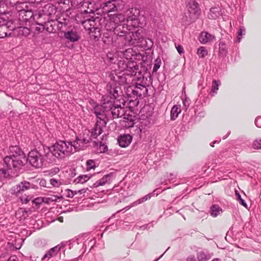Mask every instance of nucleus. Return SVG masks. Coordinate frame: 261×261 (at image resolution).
Returning a JSON list of instances; mask_svg holds the SVG:
<instances>
[{"mask_svg":"<svg viewBox=\"0 0 261 261\" xmlns=\"http://www.w3.org/2000/svg\"><path fill=\"white\" fill-rule=\"evenodd\" d=\"M124 44L119 42L118 49L113 55L108 54V58L112 63H115L117 61L118 66L120 71L127 70L134 72L138 69V66L136 62L132 59V57L135 56L137 53L132 48L121 50Z\"/></svg>","mask_w":261,"mask_h":261,"instance_id":"obj_1","label":"nucleus"},{"mask_svg":"<svg viewBox=\"0 0 261 261\" xmlns=\"http://www.w3.org/2000/svg\"><path fill=\"white\" fill-rule=\"evenodd\" d=\"M10 151V155L4 158V162L8 166L11 163L14 170H18L26 161L25 155L17 146H11Z\"/></svg>","mask_w":261,"mask_h":261,"instance_id":"obj_2","label":"nucleus"},{"mask_svg":"<svg viewBox=\"0 0 261 261\" xmlns=\"http://www.w3.org/2000/svg\"><path fill=\"white\" fill-rule=\"evenodd\" d=\"M50 153L58 159H63L74 153L71 142L60 141L49 149Z\"/></svg>","mask_w":261,"mask_h":261,"instance_id":"obj_3","label":"nucleus"},{"mask_svg":"<svg viewBox=\"0 0 261 261\" xmlns=\"http://www.w3.org/2000/svg\"><path fill=\"white\" fill-rule=\"evenodd\" d=\"M186 8L188 12L185 13L182 20L183 22L188 24L198 18L200 14V9L198 7V3L194 1L186 2Z\"/></svg>","mask_w":261,"mask_h":261,"instance_id":"obj_4","label":"nucleus"},{"mask_svg":"<svg viewBox=\"0 0 261 261\" xmlns=\"http://www.w3.org/2000/svg\"><path fill=\"white\" fill-rule=\"evenodd\" d=\"M120 43L124 46H141L144 41L143 36L138 32H129L119 37Z\"/></svg>","mask_w":261,"mask_h":261,"instance_id":"obj_5","label":"nucleus"},{"mask_svg":"<svg viewBox=\"0 0 261 261\" xmlns=\"http://www.w3.org/2000/svg\"><path fill=\"white\" fill-rule=\"evenodd\" d=\"M124 11V18L126 19V22L129 26L133 28H142L143 23L141 22L138 18L140 15V11L136 8H125Z\"/></svg>","mask_w":261,"mask_h":261,"instance_id":"obj_6","label":"nucleus"},{"mask_svg":"<svg viewBox=\"0 0 261 261\" xmlns=\"http://www.w3.org/2000/svg\"><path fill=\"white\" fill-rule=\"evenodd\" d=\"M147 79L144 78L143 76L140 74V77H138L137 82L135 85L136 94L137 99L138 97H146L148 94V83L147 82Z\"/></svg>","mask_w":261,"mask_h":261,"instance_id":"obj_7","label":"nucleus"},{"mask_svg":"<svg viewBox=\"0 0 261 261\" xmlns=\"http://www.w3.org/2000/svg\"><path fill=\"white\" fill-rule=\"evenodd\" d=\"M33 167L38 168L43 166L44 159L43 155L37 150H32L29 154L26 161Z\"/></svg>","mask_w":261,"mask_h":261,"instance_id":"obj_8","label":"nucleus"},{"mask_svg":"<svg viewBox=\"0 0 261 261\" xmlns=\"http://www.w3.org/2000/svg\"><path fill=\"white\" fill-rule=\"evenodd\" d=\"M75 17L77 23H81L85 29L88 31L90 33L93 32L94 30L97 29L94 27L95 24V19L93 17L85 18L83 17L82 14H81L77 15Z\"/></svg>","mask_w":261,"mask_h":261,"instance_id":"obj_9","label":"nucleus"},{"mask_svg":"<svg viewBox=\"0 0 261 261\" xmlns=\"http://www.w3.org/2000/svg\"><path fill=\"white\" fill-rule=\"evenodd\" d=\"M109 19L106 21L105 25V29L109 32L113 33L115 28V25L117 24L118 21H123L125 19L124 16L121 14H110Z\"/></svg>","mask_w":261,"mask_h":261,"instance_id":"obj_10","label":"nucleus"},{"mask_svg":"<svg viewBox=\"0 0 261 261\" xmlns=\"http://www.w3.org/2000/svg\"><path fill=\"white\" fill-rule=\"evenodd\" d=\"M107 90L110 94L111 98L120 100V97L122 96V91L118 83L114 81L109 83L107 86Z\"/></svg>","mask_w":261,"mask_h":261,"instance_id":"obj_11","label":"nucleus"},{"mask_svg":"<svg viewBox=\"0 0 261 261\" xmlns=\"http://www.w3.org/2000/svg\"><path fill=\"white\" fill-rule=\"evenodd\" d=\"M84 135L85 134L79 135L74 141L71 142L72 147L74 148V152L83 150L86 147V145L91 141V137H86Z\"/></svg>","mask_w":261,"mask_h":261,"instance_id":"obj_12","label":"nucleus"},{"mask_svg":"<svg viewBox=\"0 0 261 261\" xmlns=\"http://www.w3.org/2000/svg\"><path fill=\"white\" fill-rule=\"evenodd\" d=\"M17 170H14L12 165L10 163L8 166L6 163H0V176L5 178H10L17 176Z\"/></svg>","mask_w":261,"mask_h":261,"instance_id":"obj_13","label":"nucleus"},{"mask_svg":"<svg viewBox=\"0 0 261 261\" xmlns=\"http://www.w3.org/2000/svg\"><path fill=\"white\" fill-rule=\"evenodd\" d=\"M114 29V34H115L117 37V40L119 42H120V39L119 37L121 35H125L130 30V26L128 25V24L125 23V19L123 21H118Z\"/></svg>","mask_w":261,"mask_h":261,"instance_id":"obj_14","label":"nucleus"},{"mask_svg":"<svg viewBox=\"0 0 261 261\" xmlns=\"http://www.w3.org/2000/svg\"><path fill=\"white\" fill-rule=\"evenodd\" d=\"M20 6L17 5V8L19 12V19L23 22H27L32 17L33 14L32 11L25 10L27 5L25 3H21Z\"/></svg>","mask_w":261,"mask_h":261,"instance_id":"obj_15","label":"nucleus"},{"mask_svg":"<svg viewBox=\"0 0 261 261\" xmlns=\"http://www.w3.org/2000/svg\"><path fill=\"white\" fill-rule=\"evenodd\" d=\"M125 112V108L119 105H115L110 112L113 119L123 117L124 119L129 120L130 122H132L133 119L132 118L129 119V116L128 115H126Z\"/></svg>","mask_w":261,"mask_h":261,"instance_id":"obj_16","label":"nucleus"},{"mask_svg":"<svg viewBox=\"0 0 261 261\" xmlns=\"http://www.w3.org/2000/svg\"><path fill=\"white\" fill-rule=\"evenodd\" d=\"M33 185L29 182L24 180L19 184L16 185L12 188V193L18 196L23 193L25 191L33 188Z\"/></svg>","mask_w":261,"mask_h":261,"instance_id":"obj_17","label":"nucleus"},{"mask_svg":"<svg viewBox=\"0 0 261 261\" xmlns=\"http://www.w3.org/2000/svg\"><path fill=\"white\" fill-rule=\"evenodd\" d=\"M118 7V4H116L115 2L111 0L101 5L102 13L107 14L108 17L111 14L110 13L117 11Z\"/></svg>","mask_w":261,"mask_h":261,"instance_id":"obj_18","label":"nucleus"},{"mask_svg":"<svg viewBox=\"0 0 261 261\" xmlns=\"http://www.w3.org/2000/svg\"><path fill=\"white\" fill-rule=\"evenodd\" d=\"M107 124L106 121H98L95 123L94 127L92 130V132H90L87 131V133L91 134L90 137L96 139L99 135H100L102 132V127H105Z\"/></svg>","mask_w":261,"mask_h":261,"instance_id":"obj_19","label":"nucleus"},{"mask_svg":"<svg viewBox=\"0 0 261 261\" xmlns=\"http://www.w3.org/2000/svg\"><path fill=\"white\" fill-rule=\"evenodd\" d=\"M210 258L208 253L204 251L198 252L196 256L190 255L187 258V261H207Z\"/></svg>","mask_w":261,"mask_h":261,"instance_id":"obj_20","label":"nucleus"},{"mask_svg":"<svg viewBox=\"0 0 261 261\" xmlns=\"http://www.w3.org/2000/svg\"><path fill=\"white\" fill-rule=\"evenodd\" d=\"M67 242H63L61 244L57 245L56 246L51 248L48 251H47L45 254L44 255L42 259H44L45 258H49L53 256H56L58 252L63 247L65 246Z\"/></svg>","mask_w":261,"mask_h":261,"instance_id":"obj_21","label":"nucleus"},{"mask_svg":"<svg viewBox=\"0 0 261 261\" xmlns=\"http://www.w3.org/2000/svg\"><path fill=\"white\" fill-rule=\"evenodd\" d=\"M93 113L95 114L99 121H106L105 120L107 114L105 110L103 109L101 105H97L93 109Z\"/></svg>","mask_w":261,"mask_h":261,"instance_id":"obj_22","label":"nucleus"},{"mask_svg":"<svg viewBox=\"0 0 261 261\" xmlns=\"http://www.w3.org/2000/svg\"><path fill=\"white\" fill-rule=\"evenodd\" d=\"M64 37L71 42H76L80 40V36L75 30H71L65 32L64 34Z\"/></svg>","mask_w":261,"mask_h":261,"instance_id":"obj_23","label":"nucleus"},{"mask_svg":"<svg viewBox=\"0 0 261 261\" xmlns=\"http://www.w3.org/2000/svg\"><path fill=\"white\" fill-rule=\"evenodd\" d=\"M132 137L130 135H123L119 137L118 142L122 147H126L131 143Z\"/></svg>","mask_w":261,"mask_h":261,"instance_id":"obj_24","label":"nucleus"},{"mask_svg":"<svg viewBox=\"0 0 261 261\" xmlns=\"http://www.w3.org/2000/svg\"><path fill=\"white\" fill-rule=\"evenodd\" d=\"M102 98L101 105L103 107V109L105 110L107 113L110 112L115 105L108 96H103Z\"/></svg>","mask_w":261,"mask_h":261,"instance_id":"obj_25","label":"nucleus"},{"mask_svg":"<svg viewBox=\"0 0 261 261\" xmlns=\"http://www.w3.org/2000/svg\"><path fill=\"white\" fill-rule=\"evenodd\" d=\"M214 36L206 32H202L199 36V41L201 43L205 44L212 41Z\"/></svg>","mask_w":261,"mask_h":261,"instance_id":"obj_26","label":"nucleus"},{"mask_svg":"<svg viewBox=\"0 0 261 261\" xmlns=\"http://www.w3.org/2000/svg\"><path fill=\"white\" fill-rule=\"evenodd\" d=\"M124 92L128 98H134L135 100L137 99V96L136 94L135 86H129L127 87H124Z\"/></svg>","mask_w":261,"mask_h":261,"instance_id":"obj_27","label":"nucleus"},{"mask_svg":"<svg viewBox=\"0 0 261 261\" xmlns=\"http://www.w3.org/2000/svg\"><path fill=\"white\" fill-rule=\"evenodd\" d=\"M57 24V22L56 21L51 20L46 22L44 27L47 32L54 33L56 31Z\"/></svg>","mask_w":261,"mask_h":261,"instance_id":"obj_28","label":"nucleus"},{"mask_svg":"<svg viewBox=\"0 0 261 261\" xmlns=\"http://www.w3.org/2000/svg\"><path fill=\"white\" fill-rule=\"evenodd\" d=\"M180 106L178 105H174L171 110V119L172 120H175L178 117V114L180 113Z\"/></svg>","mask_w":261,"mask_h":261,"instance_id":"obj_29","label":"nucleus"},{"mask_svg":"<svg viewBox=\"0 0 261 261\" xmlns=\"http://www.w3.org/2000/svg\"><path fill=\"white\" fill-rule=\"evenodd\" d=\"M220 15L219 9L216 7L210 9L207 16L210 19H216Z\"/></svg>","mask_w":261,"mask_h":261,"instance_id":"obj_30","label":"nucleus"},{"mask_svg":"<svg viewBox=\"0 0 261 261\" xmlns=\"http://www.w3.org/2000/svg\"><path fill=\"white\" fill-rule=\"evenodd\" d=\"M92 4L91 2L88 1H86L84 0L83 3V6L81 7V8H83V11L86 13H92L93 12V10L91 8H92ZM83 11V10H82Z\"/></svg>","mask_w":261,"mask_h":261,"instance_id":"obj_31","label":"nucleus"},{"mask_svg":"<svg viewBox=\"0 0 261 261\" xmlns=\"http://www.w3.org/2000/svg\"><path fill=\"white\" fill-rule=\"evenodd\" d=\"M92 4L91 2L88 1H86L84 0L83 3V6L81 7V8H83V11L86 13H92L93 12V10L91 8H92ZM83 11V10H82Z\"/></svg>","mask_w":261,"mask_h":261,"instance_id":"obj_32","label":"nucleus"},{"mask_svg":"<svg viewBox=\"0 0 261 261\" xmlns=\"http://www.w3.org/2000/svg\"><path fill=\"white\" fill-rule=\"evenodd\" d=\"M221 212V208L218 205H213L211 207V215L214 217H217Z\"/></svg>","mask_w":261,"mask_h":261,"instance_id":"obj_33","label":"nucleus"},{"mask_svg":"<svg viewBox=\"0 0 261 261\" xmlns=\"http://www.w3.org/2000/svg\"><path fill=\"white\" fill-rule=\"evenodd\" d=\"M8 24H0V38H3L7 36Z\"/></svg>","mask_w":261,"mask_h":261,"instance_id":"obj_34","label":"nucleus"},{"mask_svg":"<svg viewBox=\"0 0 261 261\" xmlns=\"http://www.w3.org/2000/svg\"><path fill=\"white\" fill-rule=\"evenodd\" d=\"M56 21L57 22V29L60 31H62L64 27H65L68 24V22L64 18L60 20H57Z\"/></svg>","mask_w":261,"mask_h":261,"instance_id":"obj_35","label":"nucleus"},{"mask_svg":"<svg viewBox=\"0 0 261 261\" xmlns=\"http://www.w3.org/2000/svg\"><path fill=\"white\" fill-rule=\"evenodd\" d=\"M219 54L222 57H225L227 54V50L224 42H221L219 43Z\"/></svg>","mask_w":261,"mask_h":261,"instance_id":"obj_36","label":"nucleus"},{"mask_svg":"<svg viewBox=\"0 0 261 261\" xmlns=\"http://www.w3.org/2000/svg\"><path fill=\"white\" fill-rule=\"evenodd\" d=\"M109 177L108 175H107L103 177L102 178L97 181L94 184L93 186L94 187H98L100 186H103L107 182V178Z\"/></svg>","mask_w":261,"mask_h":261,"instance_id":"obj_37","label":"nucleus"},{"mask_svg":"<svg viewBox=\"0 0 261 261\" xmlns=\"http://www.w3.org/2000/svg\"><path fill=\"white\" fill-rule=\"evenodd\" d=\"M197 54L200 58H203L207 55V51L204 47L201 46L198 49Z\"/></svg>","mask_w":261,"mask_h":261,"instance_id":"obj_38","label":"nucleus"},{"mask_svg":"<svg viewBox=\"0 0 261 261\" xmlns=\"http://www.w3.org/2000/svg\"><path fill=\"white\" fill-rule=\"evenodd\" d=\"M153 195V192H152V193L148 194L144 196L142 198L138 199L137 201L135 202V203H136L137 204H141L149 199Z\"/></svg>","mask_w":261,"mask_h":261,"instance_id":"obj_39","label":"nucleus"},{"mask_svg":"<svg viewBox=\"0 0 261 261\" xmlns=\"http://www.w3.org/2000/svg\"><path fill=\"white\" fill-rule=\"evenodd\" d=\"M220 84L221 83L220 81H213L212 85V92L213 93H216V91L218 90L219 86Z\"/></svg>","mask_w":261,"mask_h":261,"instance_id":"obj_40","label":"nucleus"},{"mask_svg":"<svg viewBox=\"0 0 261 261\" xmlns=\"http://www.w3.org/2000/svg\"><path fill=\"white\" fill-rule=\"evenodd\" d=\"M84 0H72L71 1L72 6L74 7L81 8L83 6V3Z\"/></svg>","mask_w":261,"mask_h":261,"instance_id":"obj_41","label":"nucleus"},{"mask_svg":"<svg viewBox=\"0 0 261 261\" xmlns=\"http://www.w3.org/2000/svg\"><path fill=\"white\" fill-rule=\"evenodd\" d=\"M89 179V177L86 175L79 176L75 180L77 183L83 184Z\"/></svg>","mask_w":261,"mask_h":261,"instance_id":"obj_42","label":"nucleus"},{"mask_svg":"<svg viewBox=\"0 0 261 261\" xmlns=\"http://www.w3.org/2000/svg\"><path fill=\"white\" fill-rule=\"evenodd\" d=\"M245 29L244 27L241 26L239 28V30L238 31V35L237 36V40L239 42H240L241 40V36H242L243 34H245Z\"/></svg>","mask_w":261,"mask_h":261,"instance_id":"obj_43","label":"nucleus"},{"mask_svg":"<svg viewBox=\"0 0 261 261\" xmlns=\"http://www.w3.org/2000/svg\"><path fill=\"white\" fill-rule=\"evenodd\" d=\"M161 64V59L158 58L155 61V64L154 65V67L152 70L153 72H155L157 71L158 69L160 67Z\"/></svg>","mask_w":261,"mask_h":261,"instance_id":"obj_44","label":"nucleus"},{"mask_svg":"<svg viewBox=\"0 0 261 261\" xmlns=\"http://www.w3.org/2000/svg\"><path fill=\"white\" fill-rule=\"evenodd\" d=\"M236 195L237 196V199L239 201L240 203L243 205L244 207H247V203L241 198V196L238 191H236Z\"/></svg>","mask_w":261,"mask_h":261,"instance_id":"obj_45","label":"nucleus"},{"mask_svg":"<svg viewBox=\"0 0 261 261\" xmlns=\"http://www.w3.org/2000/svg\"><path fill=\"white\" fill-rule=\"evenodd\" d=\"M252 147L256 149L261 148V139L254 141L252 143Z\"/></svg>","mask_w":261,"mask_h":261,"instance_id":"obj_46","label":"nucleus"},{"mask_svg":"<svg viewBox=\"0 0 261 261\" xmlns=\"http://www.w3.org/2000/svg\"><path fill=\"white\" fill-rule=\"evenodd\" d=\"M50 184L55 187H59L61 185V182L55 178H51L49 180Z\"/></svg>","mask_w":261,"mask_h":261,"instance_id":"obj_47","label":"nucleus"},{"mask_svg":"<svg viewBox=\"0 0 261 261\" xmlns=\"http://www.w3.org/2000/svg\"><path fill=\"white\" fill-rule=\"evenodd\" d=\"M86 164L89 169H94L95 167V163L93 160H88Z\"/></svg>","mask_w":261,"mask_h":261,"instance_id":"obj_48","label":"nucleus"},{"mask_svg":"<svg viewBox=\"0 0 261 261\" xmlns=\"http://www.w3.org/2000/svg\"><path fill=\"white\" fill-rule=\"evenodd\" d=\"M255 124L257 127L261 128V117H257L255 119Z\"/></svg>","mask_w":261,"mask_h":261,"instance_id":"obj_49","label":"nucleus"},{"mask_svg":"<svg viewBox=\"0 0 261 261\" xmlns=\"http://www.w3.org/2000/svg\"><path fill=\"white\" fill-rule=\"evenodd\" d=\"M21 200L22 202L27 203L31 199V197H29V196H24L20 197Z\"/></svg>","mask_w":261,"mask_h":261,"instance_id":"obj_50","label":"nucleus"},{"mask_svg":"<svg viewBox=\"0 0 261 261\" xmlns=\"http://www.w3.org/2000/svg\"><path fill=\"white\" fill-rule=\"evenodd\" d=\"M176 49H177V50L178 51V52L179 53V54H181L182 53H184V49H183V47L181 46V45H178L177 47H176Z\"/></svg>","mask_w":261,"mask_h":261,"instance_id":"obj_51","label":"nucleus"},{"mask_svg":"<svg viewBox=\"0 0 261 261\" xmlns=\"http://www.w3.org/2000/svg\"><path fill=\"white\" fill-rule=\"evenodd\" d=\"M18 259L16 256H11L7 261H17Z\"/></svg>","mask_w":261,"mask_h":261,"instance_id":"obj_52","label":"nucleus"},{"mask_svg":"<svg viewBox=\"0 0 261 261\" xmlns=\"http://www.w3.org/2000/svg\"><path fill=\"white\" fill-rule=\"evenodd\" d=\"M183 105L185 107H187L189 106V101L187 99H185L182 101Z\"/></svg>","mask_w":261,"mask_h":261,"instance_id":"obj_53","label":"nucleus"},{"mask_svg":"<svg viewBox=\"0 0 261 261\" xmlns=\"http://www.w3.org/2000/svg\"><path fill=\"white\" fill-rule=\"evenodd\" d=\"M100 149H102L103 151H105L106 149H107V146H106L104 144H101L100 145Z\"/></svg>","mask_w":261,"mask_h":261,"instance_id":"obj_54","label":"nucleus"},{"mask_svg":"<svg viewBox=\"0 0 261 261\" xmlns=\"http://www.w3.org/2000/svg\"><path fill=\"white\" fill-rule=\"evenodd\" d=\"M22 32L23 33L25 32L26 33V34H30V30L27 28H23Z\"/></svg>","mask_w":261,"mask_h":261,"instance_id":"obj_55","label":"nucleus"},{"mask_svg":"<svg viewBox=\"0 0 261 261\" xmlns=\"http://www.w3.org/2000/svg\"><path fill=\"white\" fill-rule=\"evenodd\" d=\"M46 181L44 180H41L40 182V184L41 186H44V184H45Z\"/></svg>","mask_w":261,"mask_h":261,"instance_id":"obj_56","label":"nucleus"},{"mask_svg":"<svg viewBox=\"0 0 261 261\" xmlns=\"http://www.w3.org/2000/svg\"><path fill=\"white\" fill-rule=\"evenodd\" d=\"M57 198H59V197H57L56 196H54L52 198H51L50 199H51L52 201H57Z\"/></svg>","mask_w":261,"mask_h":261,"instance_id":"obj_57","label":"nucleus"},{"mask_svg":"<svg viewBox=\"0 0 261 261\" xmlns=\"http://www.w3.org/2000/svg\"><path fill=\"white\" fill-rule=\"evenodd\" d=\"M48 7V9H51V10L54 9V7L53 6H46L45 8H46V7Z\"/></svg>","mask_w":261,"mask_h":261,"instance_id":"obj_58","label":"nucleus"},{"mask_svg":"<svg viewBox=\"0 0 261 261\" xmlns=\"http://www.w3.org/2000/svg\"><path fill=\"white\" fill-rule=\"evenodd\" d=\"M212 261H221L220 259L219 258H214Z\"/></svg>","mask_w":261,"mask_h":261,"instance_id":"obj_59","label":"nucleus"},{"mask_svg":"<svg viewBox=\"0 0 261 261\" xmlns=\"http://www.w3.org/2000/svg\"><path fill=\"white\" fill-rule=\"evenodd\" d=\"M63 217H59V220L60 221V222H63Z\"/></svg>","mask_w":261,"mask_h":261,"instance_id":"obj_60","label":"nucleus"},{"mask_svg":"<svg viewBox=\"0 0 261 261\" xmlns=\"http://www.w3.org/2000/svg\"><path fill=\"white\" fill-rule=\"evenodd\" d=\"M38 200H39V199H36L33 200V202L37 203V201Z\"/></svg>","mask_w":261,"mask_h":261,"instance_id":"obj_61","label":"nucleus"},{"mask_svg":"<svg viewBox=\"0 0 261 261\" xmlns=\"http://www.w3.org/2000/svg\"><path fill=\"white\" fill-rule=\"evenodd\" d=\"M134 100L133 99H130L129 100V102H131L132 101H133Z\"/></svg>","mask_w":261,"mask_h":261,"instance_id":"obj_62","label":"nucleus"},{"mask_svg":"<svg viewBox=\"0 0 261 261\" xmlns=\"http://www.w3.org/2000/svg\"><path fill=\"white\" fill-rule=\"evenodd\" d=\"M163 254H162V255L160 256V257H159V258H160L161 257H162L163 256Z\"/></svg>","mask_w":261,"mask_h":261,"instance_id":"obj_63","label":"nucleus"},{"mask_svg":"<svg viewBox=\"0 0 261 261\" xmlns=\"http://www.w3.org/2000/svg\"><path fill=\"white\" fill-rule=\"evenodd\" d=\"M159 259V258H158V259H155V261H157Z\"/></svg>","mask_w":261,"mask_h":261,"instance_id":"obj_64","label":"nucleus"}]
</instances>
